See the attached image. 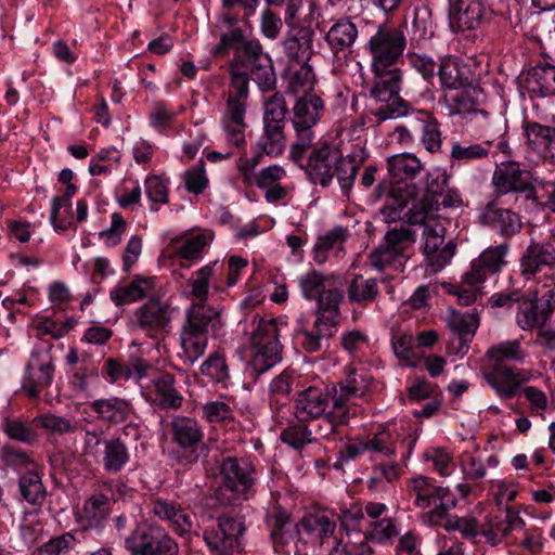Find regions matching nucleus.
Masks as SVG:
<instances>
[{"mask_svg":"<svg viewBox=\"0 0 555 555\" xmlns=\"http://www.w3.org/2000/svg\"><path fill=\"white\" fill-rule=\"evenodd\" d=\"M323 108L322 99L312 93L305 94L296 102L293 108L292 122L297 138L289 151V156L294 163L300 164L306 152L313 145L315 135L312 128L320 119Z\"/></svg>","mask_w":555,"mask_h":555,"instance_id":"1","label":"nucleus"},{"mask_svg":"<svg viewBox=\"0 0 555 555\" xmlns=\"http://www.w3.org/2000/svg\"><path fill=\"white\" fill-rule=\"evenodd\" d=\"M288 113L286 101L280 92L274 93L264 102L263 132L257 147L268 156L276 157L286 147V115Z\"/></svg>","mask_w":555,"mask_h":555,"instance_id":"2","label":"nucleus"},{"mask_svg":"<svg viewBox=\"0 0 555 555\" xmlns=\"http://www.w3.org/2000/svg\"><path fill=\"white\" fill-rule=\"evenodd\" d=\"M250 339L255 353L249 362V373L256 379L282 360L275 320H260Z\"/></svg>","mask_w":555,"mask_h":555,"instance_id":"3","label":"nucleus"},{"mask_svg":"<svg viewBox=\"0 0 555 555\" xmlns=\"http://www.w3.org/2000/svg\"><path fill=\"white\" fill-rule=\"evenodd\" d=\"M406 37L401 26L379 24L369 38L365 49L371 56V65L395 66L403 56Z\"/></svg>","mask_w":555,"mask_h":555,"instance_id":"4","label":"nucleus"},{"mask_svg":"<svg viewBox=\"0 0 555 555\" xmlns=\"http://www.w3.org/2000/svg\"><path fill=\"white\" fill-rule=\"evenodd\" d=\"M409 491L414 496V504L421 509L434 508L429 512L431 522L442 521L449 511L456 505L455 495L449 488L438 487L433 479L426 476H417L410 480Z\"/></svg>","mask_w":555,"mask_h":555,"instance_id":"5","label":"nucleus"},{"mask_svg":"<svg viewBox=\"0 0 555 555\" xmlns=\"http://www.w3.org/2000/svg\"><path fill=\"white\" fill-rule=\"evenodd\" d=\"M233 57V66H242L249 72L250 78L263 92L275 88L276 76L273 69L271 57L263 53L262 46L258 40H250Z\"/></svg>","mask_w":555,"mask_h":555,"instance_id":"6","label":"nucleus"},{"mask_svg":"<svg viewBox=\"0 0 555 555\" xmlns=\"http://www.w3.org/2000/svg\"><path fill=\"white\" fill-rule=\"evenodd\" d=\"M299 286L306 299L317 301V313L340 314L343 294L333 287L330 276L311 270L300 278Z\"/></svg>","mask_w":555,"mask_h":555,"instance_id":"7","label":"nucleus"},{"mask_svg":"<svg viewBox=\"0 0 555 555\" xmlns=\"http://www.w3.org/2000/svg\"><path fill=\"white\" fill-rule=\"evenodd\" d=\"M171 441L183 451L177 455V463L182 467L197 463L198 444L203 439V430L198 423L191 417L175 416L169 423Z\"/></svg>","mask_w":555,"mask_h":555,"instance_id":"8","label":"nucleus"},{"mask_svg":"<svg viewBox=\"0 0 555 555\" xmlns=\"http://www.w3.org/2000/svg\"><path fill=\"white\" fill-rule=\"evenodd\" d=\"M244 531L242 518L221 515L217 518L216 527L204 530L203 540L212 555H232Z\"/></svg>","mask_w":555,"mask_h":555,"instance_id":"9","label":"nucleus"},{"mask_svg":"<svg viewBox=\"0 0 555 555\" xmlns=\"http://www.w3.org/2000/svg\"><path fill=\"white\" fill-rule=\"evenodd\" d=\"M172 309L159 298L152 297L133 313L134 328L143 332L150 338H156L169 332Z\"/></svg>","mask_w":555,"mask_h":555,"instance_id":"10","label":"nucleus"},{"mask_svg":"<svg viewBox=\"0 0 555 555\" xmlns=\"http://www.w3.org/2000/svg\"><path fill=\"white\" fill-rule=\"evenodd\" d=\"M532 176L520 168L515 162L503 163L493 173L492 182L498 195L507 193H524L525 199L539 205L535 188L532 184Z\"/></svg>","mask_w":555,"mask_h":555,"instance_id":"11","label":"nucleus"},{"mask_svg":"<svg viewBox=\"0 0 555 555\" xmlns=\"http://www.w3.org/2000/svg\"><path fill=\"white\" fill-rule=\"evenodd\" d=\"M338 323L339 314L319 312L312 328H299L295 337L306 352H319L323 348H328L330 339L337 333Z\"/></svg>","mask_w":555,"mask_h":555,"instance_id":"12","label":"nucleus"},{"mask_svg":"<svg viewBox=\"0 0 555 555\" xmlns=\"http://www.w3.org/2000/svg\"><path fill=\"white\" fill-rule=\"evenodd\" d=\"M223 488L231 491L237 499L246 500L255 483V468L246 461L225 457L220 466Z\"/></svg>","mask_w":555,"mask_h":555,"instance_id":"13","label":"nucleus"},{"mask_svg":"<svg viewBox=\"0 0 555 555\" xmlns=\"http://www.w3.org/2000/svg\"><path fill=\"white\" fill-rule=\"evenodd\" d=\"M555 310V292L548 289L541 297L522 300L516 321L524 331L542 328Z\"/></svg>","mask_w":555,"mask_h":555,"instance_id":"14","label":"nucleus"},{"mask_svg":"<svg viewBox=\"0 0 555 555\" xmlns=\"http://www.w3.org/2000/svg\"><path fill=\"white\" fill-rule=\"evenodd\" d=\"M313 150L309 155L306 165L302 160L298 164L305 168L307 175L313 183H320L323 186L330 184L334 177V165L338 160L339 151L333 147L328 142H320L311 146Z\"/></svg>","mask_w":555,"mask_h":555,"instance_id":"15","label":"nucleus"},{"mask_svg":"<svg viewBox=\"0 0 555 555\" xmlns=\"http://www.w3.org/2000/svg\"><path fill=\"white\" fill-rule=\"evenodd\" d=\"M172 539L159 527L140 525L126 538V548L131 555H157L163 545Z\"/></svg>","mask_w":555,"mask_h":555,"instance_id":"16","label":"nucleus"},{"mask_svg":"<svg viewBox=\"0 0 555 555\" xmlns=\"http://www.w3.org/2000/svg\"><path fill=\"white\" fill-rule=\"evenodd\" d=\"M447 325L452 332L448 345L449 351L454 354H466L479 325L478 317L474 313H461L452 310L447 319Z\"/></svg>","mask_w":555,"mask_h":555,"instance_id":"17","label":"nucleus"},{"mask_svg":"<svg viewBox=\"0 0 555 555\" xmlns=\"http://www.w3.org/2000/svg\"><path fill=\"white\" fill-rule=\"evenodd\" d=\"M485 14L482 0H453L449 10L450 26L454 31L476 29Z\"/></svg>","mask_w":555,"mask_h":555,"instance_id":"18","label":"nucleus"},{"mask_svg":"<svg viewBox=\"0 0 555 555\" xmlns=\"http://www.w3.org/2000/svg\"><path fill=\"white\" fill-rule=\"evenodd\" d=\"M314 31L310 27L292 26L283 40V51L289 64L307 63L313 55Z\"/></svg>","mask_w":555,"mask_h":555,"instance_id":"19","label":"nucleus"},{"mask_svg":"<svg viewBox=\"0 0 555 555\" xmlns=\"http://www.w3.org/2000/svg\"><path fill=\"white\" fill-rule=\"evenodd\" d=\"M507 244H500L485 250L472 262L470 270L463 276L466 285L475 286L483 282L488 274H494L504 264V257L507 251Z\"/></svg>","mask_w":555,"mask_h":555,"instance_id":"20","label":"nucleus"},{"mask_svg":"<svg viewBox=\"0 0 555 555\" xmlns=\"http://www.w3.org/2000/svg\"><path fill=\"white\" fill-rule=\"evenodd\" d=\"M481 90L473 81L465 87L450 89L443 94L450 115L475 114L487 118L488 112L478 108Z\"/></svg>","mask_w":555,"mask_h":555,"instance_id":"21","label":"nucleus"},{"mask_svg":"<svg viewBox=\"0 0 555 555\" xmlns=\"http://www.w3.org/2000/svg\"><path fill=\"white\" fill-rule=\"evenodd\" d=\"M373 73V85L370 89V96L375 102H388L399 98L402 72L395 66L371 65Z\"/></svg>","mask_w":555,"mask_h":555,"instance_id":"22","label":"nucleus"},{"mask_svg":"<svg viewBox=\"0 0 555 555\" xmlns=\"http://www.w3.org/2000/svg\"><path fill=\"white\" fill-rule=\"evenodd\" d=\"M221 311L202 302L192 305L186 311V322L182 330L208 337L209 333L222 327Z\"/></svg>","mask_w":555,"mask_h":555,"instance_id":"23","label":"nucleus"},{"mask_svg":"<svg viewBox=\"0 0 555 555\" xmlns=\"http://www.w3.org/2000/svg\"><path fill=\"white\" fill-rule=\"evenodd\" d=\"M328 406L327 395L317 387H309L297 393L294 415L300 423L320 418Z\"/></svg>","mask_w":555,"mask_h":555,"instance_id":"24","label":"nucleus"},{"mask_svg":"<svg viewBox=\"0 0 555 555\" xmlns=\"http://www.w3.org/2000/svg\"><path fill=\"white\" fill-rule=\"evenodd\" d=\"M555 264V247L550 243L531 242L520 259L521 274L530 279Z\"/></svg>","mask_w":555,"mask_h":555,"instance_id":"25","label":"nucleus"},{"mask_svg":"<svg viewBox=\"0 0 555 555\" xmlns=\"http://www.w3.org/2000/svg\"><path fill=\"white\" fill-rule=\"evenodd\" d=\"M525 521L513 507H506L505 518L490 516L481 527V534L491 545H496L513 530L524 529Z\"/></svg>","mask_w":555,"mask_h":555,"instance_id":"26","label":"nucleus"},{"mask_svg":"<svg viewBox=\"0 0 555 555\" xmlns=\"http://www.w3.org/2000/svg\"><path fill=\"white\" fill-rule=\"evenodd\" d=\"M417 196V188L413 183L398 184L386 197L380 215L386 223L404 219L403 211L409 203Z\"/></svg>","mask_w":555,"mask_h":555,"instance_id":"27","label":"nucleus"},{"mask_svg":"<svg viewBox=\"0 0 555 555\" xmlns=\"http://www.w3.org/2000/svg\"><path fill=\"white\" fill-rule=\"evenodd\" d=\"M91 411L101 422L117 425L125 423L131 412V403L119 397L96 399L90 403Z\"/></svg>","mask_w":555,"mask_h":555,"instance_id":"28","label":"nucleus"},{"mask_svg":"<svg viewBox=\"0 0 555 555\" xmlns=\"http://www.w3.org/2000/svg\"><path fill=\"white\" fill-rule=\"evenodd\" d=\"M409 125L412 129L422 131V143L426 151L436 153L441 149L439 122L429 112L412 109Z\"/></svg>","mask_w":555,"mask_h":555,"instance_id":"29","label":"nucleus"},{"mask_svg":"<svg viewBox=\"0 0 555 555\" xmlns=\"http://www.w3.org/2000/svg\"><path fill=\"white\" fill-rule=\"evenodd\" d=\"M53 373L54 365L51 360L30 361L26 367L23 389L30 398L38 397L41 390L51 384Z\"/></svg>","mask_w":555,"mask_h":555,"instance_id":"30","label":"nucleus"},{"mask_svg":"<svg viewBox=\"0 0 555 555\" xmlns=\"http://www.w3.org/2000/svg\"><path fill=\"white\" fill-rule=\"evenodd\" d=\"M525 131L531 149L555 162V127L531 121L526 124Z\"/></svg>","mask_w":555,"mask_h":555,"instance_id":"31","label":"nucleus"},{"mask_svg":"<svg viewBox=\"0 0 555 555\" xmlns=\"http://www.w3.org/2000/svg\"><path fill=\"white\" fill-rule=\"evenodd\" d=\"M482 376L501 398H513L521 383L518 374L503 364H493L492 370L485 371Z\"/></svg>","mask_w":555,"mask_h":555,"instance_id":"32","label":"nucleus"},{"mask_svg":"<svg viewBox=\"0 0 555 555\" xmlns=\"http://www.w3.org/2000/svg\"><path fill=\"white\" fill-rule=\"evenodd\" d=\"M258 5L259 0H221L223 12L218 15L215 28L221 30L237 25L240 18L248 20Z\"/></svg>","mask_w":555,"mask_h":555,"instance_id":"33","label":"nucleus"},{"mask_svg":"<svg viewBox=\"0 0 555 555\" xmlns=\"http://www.w3.org/2000/svg\"><path fill=\"white\" fill-rule=\"evenodd\" d=\"M524 82L529 92L540 96L555 95V65L544 63L531 67L526 73Z\"/></svg>","mask_w":555,"mask_h":555,"instance_id":"34","label":"nucleus"},{"mask_svg":"<svg viewBox=\"0 0 555 555\" xmlns=\"http://www.w3.org/2000/svg\"><path fill=\"white\" fill-rule=\"evenodd\" d=\"M271 541L275 552L288 553L287 546L294 539L295 530L292 528L289 513L280 505L274 506L270 518Z\"/></svg>","mask_w":555,"mask_h":555,"instance_id":"35","label":"nucleus"},{"mask_svg":"<svg viewBox=\"0 0 555 555\" xmlns=\"http://www.w3.org/2000/svg\"><path fill=\"white\" fill-rule=\"evenodd\" d=\"M485 222L500 232L501 235L509 238L520 232L522 223L519 216L504 208L490 204L482 215Z\"/></svg>","mask_w":555,"mask_h":555,"instance_id":"36","label":"nucleus"},{"mask_svg":"<svg viewBox=\"0 0 555 555\" xmlns=\"http://www.w3.org/2000/svg\"><path fill=\"white\" fill-rule=\"evenodd\" d=\"M380 295L378 281L375 278L356 274L347 286L349 302L366 307Z\"/></svg>","mask_w":555,"mask_h":555,"instance_id":"37","label":"nucleus"},{"mask_svg":"<svg viewBox=\"0 0 555 555\" xmlns=\"http://www.w3.org/2000/svg\"><path fill=\"white\" fill-rule=\"evenodd\" d=\"M154 287V278L134 276L129 284L116 286L111 292V299L116 306L129 305L149 296Z\"/></svg>","mask_w":555,"mask_h":555,"instance_id":"38","label":"nucleus"},{"mask_svg":"<svg viewBox=\"0 0 555 555\" xmlns=\"http://www.w3.org/2000/svg\"><path fill=\"white\" fill-rule=\"evenodd\" d=\"M357 38L358 28L348 17L336 21L325 36V40L335 55L350 48Z\"/></svg>","mask_w":555,"mask_h":555,"instance_id":"39","label":"nucleus"},{"mask_svg":"<svg viewBox=\"0 0 555 555\" xmlns=\"http://www.w3.org/2000/svg\"><path fill=\"white\" fill-rule=\"evenodd\" d=\"M438 77L443 94L450 89L465 87L472 82L469 72L451 57H444L438 66Z\"/></svg>","mask_w":555,"mask_h":555,"instance_id":"40","label":"nucleus"},{"mask_svg":"<svg viewBox=\"0 0 555 555\" xmlns=\"http://www.w3.org/2000/svg\"><path fill=\"white\" fill-rule=\"evenodd\" d=\"M156 401L162 409H180L183 402L182 395L176 389V379L172 374H158L153 380Z\"/></svg>","mask_w":555,"mask_h":555,"instance_id":"41","label":"nucleus"},{"mask_svg":"<svg viewBox=\"0 0 555 555\" xmlns=\"http://www.w3.org/2000/svg\"><path fill=\"white\" fill-rule=\"evenodd\" d=\"M387 170L391 179L404 181L414 179L423 170V164L411 153L396 154L387 159Z\"/></svg>","mask_w":555,"mask_h":555,"instance_id":"42","label":"nucleus"},{"mask_svg":"<svg viewBox=\"0 0 555 555\" xmlns=\"http://www.w3.org/2000/svg\"><path fill=\"white\" fill-rule=\"evenodd\" d=\"M128 448L120 438L112 437L103 440L102 465L108 473H118L129 461Z\"/></svg>","mask_w":555,"mask_h":555,"instance_id":"43","label":"nucleus"},{"mask_svg":"<svg viewBox=\"0 0 555 555\" xmlns=\"http://www.w3.org/2000/svg\"><path fill=\"white\" fill-rule=\"evenodd\" d=\"M491 143L486 142L483 144H464L459 141L451 143L450 150V163L451 167L468 165L475 162H479L489 157Z\"/></svg>","mask_w":555,"mask_h":555,"instance_id":"44","label":"nucleus"},{"mask_svg":"<svg viewBox=\"0 0 555 555\" xmlns=\"http://www.w3.org/2000/svg\"><path fill=\"white\" fill-rule=\"evenodd\" d=\"M424 254L435 271L442 269L454 256L456 244L449 241L443 247L444 237H424Z\"/></svg>","mask_w":555,"mask_h":555,"instance_id":"45","label":"nucleus"},{"mask_svg":"<svg viewBox=\"0 0 555 555\" xmlns=\"http://www.w3.org/2000/svg\"><path fill=\"white\" fill-rule=\"evenodd\" d=\"M180 345L181 352L179 358L184 365L191 366L204 356L208 345V337L181 328Z\"/></svg>","mask_w":555,"mask_h":555,"instance_id":"46","label":"nucleus"},{"mask_svg":"<svg viewBox=\"0 0 555 555\" xmlns=\"http://www.w3.org/2000/svg\"><path fill=\"white\" fill-rule=\"evenodd\" d=\"M214 31H219V42L211 49L210 54L214 57L227 56L229 51L233 49L235 55L248 43L249 40L245 39L242 28L237 25L233 27H223L221 30L215 28Z\"/></svg>","mask_w":555,"mask_h":555,"instance_id":"47","label":"nucleus"},{"mask_svg":"<svg viewBox=\"0 0 555 555\" xmlns=\"http://www.w3.org/2000/svg\"><path fill=\"white\" fill-rule=\"evenodd\" d=\"M20 492L22 498L31 505L40 506L46 500V488L41 477L35 469H29L20 477Z\"/></svg>","mask_w":555,"mask_h":555,"instance_id":"48","label":"nucleus"},{"mask_svg":"<svg viewBox=\"0 0 555 555\" xmlns=\"http://www.w3.org/2000/svg\"><path fill=\"white\" fill-rule=\"evenodd\" d=\"M112 499L103 493H95L86 500L81 517L89 522V526H99L112 509Z\"/></svg>","mask_w":555,"mask_h":555,"instance_id":"49","label":"nucleus"},{"mask_svg":"<svg viewBox=\"0 0 555 555\" xmlns=\"http://www.w3.org/2000/svg\"><path fill=\"white\" fill-rule=\"evenodd\" d=\"M370 114L375 118V122L379 125L387 119H396L403 116L411 118L412 108L401 98H393L388 102H376V106H371Z\"/></svg>","mask_w":555,"mask_h":555,"instance_id":"50","label":"nucleus"},{"mask_svg":"<svg viewBox=\"0 0 555 555\" xmlns=\"http://www.w3.org/2000/svg\"><path fill=\"white\" fill-rule=\"evenodd\" d=\"M37 425H34V418L25 423L18 418H7L2 424L3 433L11 439L24 444L33 446L38 441L36 431Z\"/></svg>","mask_w":555,"mask_h":555,"instance_id":"51","label":"nucleus"},{"mask_svg":"<svg viewBox=\"0 0 555 555\" xmlns=\"http://www.w3.org/2000/svg\"><path fill=\"white\" fill-rule=\"evenodd\" d=\"M98 376L99 369L98 365L92 360V357L89 356L88 353H82L80 365L74 367L72 371L70 385L73 386L75 391L91 397V393L89 392L87 378Z\"/></svg>","mask_w":555,"mask_h":555,"instance_id":"52","label":"nucleus"},{"mask_svg":"<svg viewBox=\"0 0 555 555\" xmlns=\"http://www.w3.org/2000/svg\"><path fill=\"white\" fill-rule=\"evenodd\" d=\"M347 237V230L343 227H335L325 235L320 236L314 246V260L324 263L327 259V251L343 245Z\"/></svg>","mask_w":555,"mask_h":555,"instance_id":"53","label":"nucleus"},{"mask_svg":"<svg viewBox=\"0 0 555 555\" xmlns=\"http://www.w3.org/2000/svg\"><path fill=\"white\" fill-rule=\"evenodd\" d=\"M300 527L322 543L323 539L334 533L336 525L325 515H308L300 520Z\"/></svg>","mask_w":555,"mask_h":555,"instance_id":"54","label":"nucleus"},{"mask_svg":"<svg viewBox=\"0 0 555 555\" xmlns=\"http://www.w3.org/2000/svg\"><path fill=\"white\" fill-rule=\"evenodd\" d=\"M449 186V176L446 171L435 169L426 175L424 201L430 208H437L439 196Z\"/></svg>","mask_w":555,"mask_h":555,"instance_id":"55","label":"nucleus"},{"mask_svg":"<svg viewBox=\"0 0 555 555\" xmlns=\"http://www.w3.org/2000/svg\"><path fill=\"white\" fill-rule=\"evenodd\" d=\"M359 165L354 158L343 157L338 153V160L334 165V176L337 177L343 192L348 195L357 177Z\"/></svg>","mask_w":555,"mask_h":555,"instance_id":"56","label":"nucleus"},{"mask_svg":"<svg viewBox=\"0 0 555 555\" xmlns=\"http://www.w3.org/2000/svg\"><path fill=\"white\" fill-rule=\"evenodd\" d=\"M487 357L493 361V364H502L504 361H517L524 360V352L520 347V343L515 340H507L490 347L487 350Z\"/></svg>","mask_w":555,"mask_h":555,"instance_id":"57","label":"nucleus"},{"mask_svg":"<svg viewBox=\"0 0 555 555\" xmlns=\"http://www.w3.org/2000/svg\"><path fill=\"white\" fill-rule=\"evenodd\" d=\"M0 461L7 467L15 470L35 469V462L26 451L16 449L10 444H4L1 449Z\"/></svg>","mask_w":555,"mask_h":555,"instance_id":"58","label":"nucleus"},{"mask_svg":"<svg viewBox=\"0 0 555 555\" xmlns=\"http://www.w3.org/2000/svg\"><path fill=\"white\" fill-rule=\"evenodd\" d=\"M199 371L212 382L219 383L229 377V367L225 358L220 352H212L202 363Z\"/></svg>","mask_w":555,"mask_h":555,"instance_id":"59","label":"nucleus"},{"mask_svg":"<svg viewBox=\"0 0 555 555\" xmlns=\"http://www.w3.org/2000/svg\"><path fill=\"white\" fill-rule=\"evenodd\" d=\"M34 425H37V428H43L49 433L59 435L72 434L76 429L70 420L53 414L36 416Z\"/></svg>","mask_w":555,"mask_h":555,"instance_id":"60","label":"nucleus"},{"mask_svg":"<svg viewBox=\"0 0 555 555\" xmlns=\"http://www.w3.org/2000/svg\"><path fill=\"white\" fill-rule=\"evenodd\" d=\"M311 431L304 424H293L284 428L281 434V440L289 447L300 450L307 443L312 441Z\"/></svg>","mask_w":555,"mask_h":555,"instance_id":"61","label":"nucleus"},{"mask_svg":"<svg viewBox=\"0 0 555 555\" xmlns=\"http://www.w3.org/2000/svg\"><path fill=\"white\" fill-rule=\"evenodd\" d=\"M366 451L382 453L385 456H392L396 454V443L388 429L383 427L376 433L373 438L364 441Z\"/></svg>","mask_w":555,"mask_h":555,"instance_id":"62","label":"nucleus"},{"mask_svg":"<svg viewBox=\"0 0 555 555\" xmlns=\"http://www.w3.org/2000/svg\"><path fill=\"white\" fill-rule=\"evenodd\" d=\"M325 395H327V400L330 398L332 400V408L327 412L330 416L338 423H348L350 416L348 400L338 392L337 386H333Z\"/></svg>","mask_w":555,"mask_h":555,"instance_id":"63","label":"nucleus"},{"mask_svg":"<svg viewBox=\"0 0 555 555\" xmlns=\"http://www.w3.org/2000/svg\"><path fill=\"white\" fill-rule=\"evenodd\" d=\"M384 240L386 245L403 254L405 246L415 242V233L403 227L393 228L385 234Z\"/></svg>","mask_w":555,"mask_h":555,"instance_id":"64","label":"nucleus"}]
</instances>
